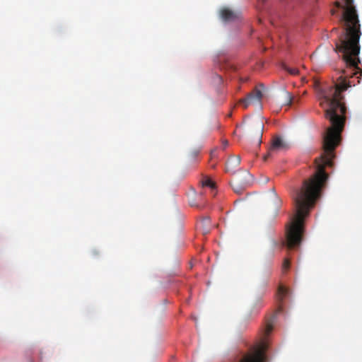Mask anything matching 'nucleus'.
Instances as JSON below:
<instances>
[{"mask_svg":"<svg viewBox=\"0 0 362 362\" xmlns=\"http://www.w3.org/2000/svg\"><path fill=\"white\" fill-rule=\"evenodd\" d=\"M335 6L337 8H342L343 13L340 18L342 32L335 42L334 51L341 54L346 69L343 70L342 75L339 77V80H341L339 83L322 91L321 105L325 103L327 106L325 111V117L331 123V126L326 131H343L346 107L342 102L344 97L341 92L351 86L350 81H347L349 77L361 75L362 73L358 66L361 25L354 0H343V4L336 1Z\"/></svg>","mask_w":362,"mask_h":362,"instance_id":"nucleus-1","label":"nucleus"},{"mask_svg":"<svg viewBox=\"0 0 362 362\" xmlns=\"http://www.w3.org/2000/svg\"><path fill=\"white\" fill-rule=\"evenodd\" d=\"M268 347L267 341L263 340L250 351L244 354L238 362H264L266 360L265 352Z\"/></svg>","mask_w":362,"mask_h":362,"instance_id":"nucleus-2","label":"nucleus"},{"mask_svg":"<svg viewBox=\"0 0 362 362\" xmlns=\"http://www.w3.org/2000/svg\"><path fill=\"white\" fill-rule=\"evenodd\" d=\"M264 86L262 84L257 86L251 93L247 94L246 98L240 100V104H241L245 109L247 108L250 105L252 104L260 105L261 100L263 96L262 90Z\"/></svg>","mask_w":362,"mask_h":362,"instance_id":"nucleus-3","label":"nucleus"},{"mask_svg":"<svg viewBox=\"0 0 362 362\" xmlns=\"http://www.w3.org/2000/svg\"><path fill=\"white\" fill-rule=\"evenodd\" d=\"M290 294V291L288 288L284 286L283 285H280L278 288L277 291V298L279 300V305L275 311L274 315H284L283 301Z\"/></svg>","mask_w":362,"mask_h":362,"instance_id":"nucleus-4","label":"nucleus"},{"mask_svg":"<svg viewBox=\"0 0 362 362\" xmlns=\"http://www.w3.org/2000/svg\"><path fill=\"white\" fill-rule=\"evenodd\" d=\"M288 148L287 144L280 137H275L273 139L272 144L269 149L268 154L264 157L267 160V157L272 156L277 151L284 150Z\"/></svg>","mask_w":362,"mask_h":362,"instance_id":"nucleus-5","label":"nucleus"},{"mask_svg":"<svg viewBox=\"0 0 362 362\" xmlns=\"http://www.w3.org/2000/svg\"><path fill=\"white\" fill-rule=\"evenodd\" d=\"M220 16L225 22L233 21L238 18V13L228 8H223L220 10Z\"/></svg>","mask_w":362,"mask_h":362,"instance_id":"nucleus-6","label":"nucleus"},{"mask_svg":"<svg viewBox=\"0 0 362 362\" xmlns=\"http://www.w3.org/2000/svg\"><path fill=\"white\" fill-rule=\"evenodd\" d=\"M240 163V157L233 156L230 157L226 162V168L228 172L232 171L239 166Z\"/></svg>","mask_w":362,"mask_h":362,"instance_id":"nucleus-7","label":"nucleus"},{"mask_svg":"<svg viewBox=\"0 0 362 362\" xmlns=\"http://www.w3.org/2000/svg\"><path fill=\"white\" fill-rule=\"evenodd\" d=\"M210 218L209 217L204 218L200 222V227L202 228L203 232L207 233L209 231Z\"/></svg>","mask_w":362,"mask_h":362,"instance_id":"nucleus-8","label":"nucleus"},{"mask_svg":"<svg viewBox=\"0 0 362 362\" xmlns=\"http://www.w3.org/2000/svg\"><path fill=\"white\" fill-rule=\"evenodd\" d=\"M202 185H203V187H208L211 188L212 192H214V191L216 189L215 182H213L211 179L207 178V177L202 180ZM213 195H215V193H213Z\"/></svg>","mask_w":362,"mask_h":362,"instance_id":"nucleus-9","label":"nucleus"},{"mask_svg":"<svg viewBox=\"0 0 362 362\" xmlns=\"http://www.w3.org/2000/svg\"><path fill=\"white\" fill-rule=\"evenodd\" d=\"M255 125L257 129V135H258L259 138L261 139L262 136V134H263L264 124L261 121H257V122H255Z\"/></svg>","mask_w":362,"mask_h":362,"instance_id":"nucleus-10","label":"nucleus"},{"mask_svg":"<svg viewBox=\"0 0 362 362\" xmlns=\"http://www.w3.org/2000/svg\"><path fill=\"white\" fill-rule=\"evenodd\" d=\"M293 97L292 95L287 91H285V105H291L293 103Z\"/></svg>","mask_w":362,"mask_h":362,"instance_id":"nucleus-11","label":"nucleus"},{"mask_svg":"<svg viewBox=\"0 0 362 362\" xmlns=\"http://www.w3.org/2000/svg\"><path fill=\"white\" fill-rule=\"evenodd\" d=\"M290 260L287 258L284 259L282 264V270L284 272H286V271L288 270V269L290 268Z\"/></svg>","mask_w":362,"mask_h":362,"instance_id":"nucleus-12","label":"nucleus"},{"mask_svg":"<svg viewBox=\"0 0 362 362\" xmlns=\"http://www.w3.org/2000/svg\"><path fill=\"white\" fill-rule=\"evenodd\" d=\"M273 329V325L271 322H267L265 327V334L269 335Z\"/></svg>","mask_w":362,"mask_h":362,"instance_id":"nucleus-13","label":"nucleus"},{"mask_svg":"<svg viewBox=\"0 0 362 362\" xmlns=\"http://www.w3.org/2000/svg\"><path fill=\"white\" fill-rule=\"evenodd\" d=\"M286 69L289 74L292 75H296L298 73V70L296 68H286Z\"/></svg>","mask_w":362,"mask_h":362,"instance_id":"nucleus-14","label":"nucleus"},{"mask_svg":"<svg viewBox=\"0 0 362 362\" xmlns=\"http://www.w3.org/2000/svg\"><path fill=\"white\" fill-rule=\"evenodd\" d=\"M245 177L246 178H247V177H248V178H249V177H251V175H250V174L249 173L246 172V173H245Z\"/></svg>","mask_w":362,"mask_h":362,"instance_id":"nucleus-15","label":"nucleus"},{"mask_svg":"<svg viewBox=\"0 0 362 362\" xmlns=\"http://www.w3.org/2000/svg\"><path fill=\"white\" fill-rule=\"evenodd\" d=\"M331 12H332V15H334V14L335 13V11H334V9H332V10L331 11Z\"/></svg>","mask_w":362,"mask_h":362,"instance_id":"nucleus-16","label":"nucleus"},{"mask_svg":"<svg viewBox=\"0 0 362 362\" xmlns=\"http://www.w3.org/2000/svg\"><path fill=\"white\" fill-rule=\"evenodd\" d=\"M223 144H224V146H226L228 145V141H226Z\"/></svg>","mask_w":362,"mask_h":362,"instance_id":"nucleus-17","label":"nucleus"},{"mask_svg":"<svg viewBox=\"0 0 362 362\" xmlns=\"http://www.w3.org/2000/svg\"><path fill=\"white\" fill-rule=\"evenodd\" d=\"M272 192H273L274 195L275 197H276V193H275V192H274V189H272Z\"/></svg>","mask_w":362,"mask_h":362,"instance_id":"nucleus-18","label":"nucleus"},{"mask_svg":"<svg viewBox=\"0 0 362 362\" xmlns=\"http://www.w3.org/2000/svg\"><path fill=\"white\" fill-rule=\"evenodd\" d=\"M240 182L239 180L235 181L236 184H239Z\"/></svg>","mask_w":362,"mask_h":362,"instance_id":"nucleus-19","label":"nucleus"}]
</instances>
